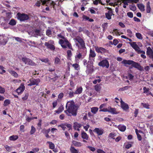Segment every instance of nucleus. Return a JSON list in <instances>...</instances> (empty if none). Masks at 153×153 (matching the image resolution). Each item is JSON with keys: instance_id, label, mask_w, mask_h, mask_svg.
I'll return each mask as SVG.
<instances>
[{"instance_id": "0eeeda50", "label": "nucleus", "mask_w": 153, "mask_h": 153, "mask_svg": "<svg viewBox=\"0 0 153 153\" xmlns=\"http://www.w3.org/2000/svg\"><path fill=\"white\" fill-rule=\"evenodd\" d=\"M108 58H105L98 63V65L103 68L105 67L108 68L109 66V63L108 60Z\"/></svg>"}, {"instance_id": "3c124183", "label": "nucleus", "mask_w": 153, "mask_h": 153, "mask_svg": "<svg viewBox=\"0 0 153 153\" xmlns=\"http://www.w3.org/2000/svg\"><path fill=\"white\" fill-rule=\"evenodd\" d=\"M10 103V101L9 100H6L4 102V105L6 106L9 104Z\"/></svg>"}, {"instance_id": "c03bdc74", "label": "nucleus", "mask_w": 153, "mask_h": 153, "mask_svg": "<svg viewBox=\"0 0 153 153\" xmlns=\"http://www.w3.org/2000/svg\"><path fill=\"white\" fill-rule=\"evenodd\" d=\"M36 128L33 126H31V129L30 131V134L32 135L36 131Z\"/></svg>"}, {"instance_id": "4d7b16f0", "label": "nucleus", "mask_w": 153, "mask_h": 153, "mask_svg": "<svg viewBox=\"0 0 153 153\" xmlns=\"http://www.w3.org/2000/svg\"><path fill=\"white\" fill-rule=\"evenodd\" d=\"M52 32L51 30L49 29H48L46 30V34L48 36H50Z\"/></svg>"}, {"instance_id": "f03ea898", "label": "nucleus", "mask_w": 153, "mask_h": 153, "mask_svg": "<svg viewBox=\"0 0 153 153\" xmlns=\"http://www.w3.org/2000/svg\"><path fill=\"white\" fill-rule=\"evenodd\" d=\"M121 63L126 67H128V65H131L133 67L136 68L139 71H142L143 69V67L140 64L132 60L124 59L122 61Z\"/></svg>"}, {"instance_id": "c85d7f7f", "label": "nucleus", "mask_w": 153, "mask_h": 153, "mask_svg": "<svg viewBox=\"0 0 153 153\" xmlns=\"http://www.w3.org/2000/svg\"><path fill=\"white\" fill-rule=\"evenodd\" d=\"M118 128L120 131H124L126 129V127L124 125H120L118 126Z\"/></svg>"}, {"instance_id": "2f4dec72", "label": "nucleus", "mask_w": 153, "mask_h": 153, "mask_svg": "<svg viewBox=\"0 0 153 153\" xmlns=\"http://www.w3.org/2000/svg\"><path fill=\"white\" fill-rule=\"evenodd\" d=\"M110 1L107 0H100V3L102 5H104L105 3H108L109 4L111 5L112 3H109Z\"/></svg>"}, {"instance_id": "72a5a7b5", "label": "nucleus", "mask_w": 153, "mask_h": 153, "mask_svg": "<svg viewBox=\"0 0 153 153\" xmlns=\"http://www.w3.org/2000/svg\"><path fill=\"white\" fill-rule=\"evenodd\" d=\"M18 136L17 135H13L10 136L9 139L12 141H15L18 138Z\"/></svg>"}, {"instance_id": "f704fd0d", "label": "nucleus", "mask_w": 153, "mask_h": 153, "mask_svg": "<svg viewBox=\"0 0 153 153\" xmlns=\"http://www.w3.org/2000/svg\"><path fill=\"white\" fill-rule=\"evenodd\" d=\"M72 143L74 146L77 147H80L82 145L81 143L76 141H73Z\"/></svg>"}, {"instance_id": "412c9836", "label": "nucleus", "mask_w": 153, "mask_h": 153, "mask_svg": "<svg viewBox=\"0 0 153 153\" xmlns=\"http://www.w3.org/2000/svg\"><path fill=\"white\" fill-rule=\"evenodd\" d=\"M45 45L46 47L47 48L50 49L51 50L54 51L55 49V47L53 45L45 42Z\"/></svg>"}, {"instance_id": "9b49d317", "label": "nucleus", "mask_w": 153, "mask_h": 153, "mask_svg": "<svg viewBox=\"0 0 153 153\" xmlns=\"http://www.w3.org/2000/svg\"><path fill=\"white\" fill-rule=\"evenodd\" d=\"M96 56L94 51L93 50L91 49L90 50L89 60L88 61H91L92 63L94 62V58Z\"/></svg>"}, {"instance_id": "393cba45", "label": "nucleus", "mask_w": 153, "mask_h": 153, "mask_svg": "<svg viewBox=\"0 0 153 153\" xmlns=\"http://www.w3.org/2000/svg\"><path fill=\"white\" fill-rule=\"evenodd\" d=\"M106 18L109 20L111 19V16L113 15L112 12L111 10H109L108 12L105 13Z\"/></svg>"}, {"instance_id": "4468645a", "label": "nucleus", "mask_w": 153, "mask_h": 153, "mask_svg": "<svg viewBox=\"0 0 153 153\" xmlns=\"http://www.w3.org/2000/svg\"><path fill=\"white\" fill-rule=\"evenodd\" d=\"M25 86L23 83H22L19 87L16 89V91L18 93V94H21L24 91L25 89Z\"/></svg>"}, {"instance_id": "a878e982", "label": "nucleus", "mask_w": 153, "mask_h": 153, "mask_svg": "<svg viewBox=\"0 0 153 153\" xmlns=\"http://www.w3.org/2000/svg\"><path fill=\"white\" fill-rule=\"evenodd\" d=\"M70 64L72 65V64H71V63H68V67H69V66H70ZM72 66L76 70H78L79 69V65L77 63L73 64L72 65Z\"/></svg>"}, {"instance_id": "4be33fe9", "label": "nucleus", "mask_w": 153, "mask_h": 153, "mask_svg": "<svg viewBox=\"0 0 153 153\" xmlns=\"http://www.w3.org/2000/svg\"><path fill=\"white\" fill-rule=\"evenodd\" d=\"M108 112L112 114H117L118 113L116 111L115 108H111V107H109Z\"/></svg>"}, {"instance_id": "5fc2aeb1", "label": "nucleus", "mask_w": 153, "mask_h": 153, "mask_svg": "<svg viewBox=\"0 0 153 153\" xmlns=\"http://www.w3.org/2000/svg\"><path fill=\"white\" fill-rule=\"evenodd\" d=\"M65 126L68 128V130L72 129V125L70 124L65 123Z\"/></svg>"}, {"instance_id": "39448f33", "label": "nucleus", "mask_w": 153, "mask_h": 153, "mask_svg": "<svg viewBox=\"0 0 153 153\" xmlns=\"http://www.w3.org/2000/svg\"><path fill=\"white\" fill-rule=\"evenodd\" d=\"M17 19L21 22H24L28 20L29 17L27 14L18 13L17 14Z\"/></svg>"}, {"instance_id": "58836bf2", "label": "nucleus", "mask_w": 153, "mask_h": 153, "mask_svg": "<svg viewBox=\"0 0 153 153\" xmlns=\"http://www.w3.org/2000/svg\"><path fill=\"white\" fill-rule=\"evenodd\" d=\"M64 109V107L63 106H60L57 110L55 111V112L57 114H59L62 112Z\"/></svg>"}, {"instance_id": "6ab92c4d", "label": "nucleus", "mask_w": 153, "mask_h": 153, "mask_svg": "<svg viewBox=\"0 0 153 153\" xmlns=\"http://www.w3.org/2000/svg\"><path fill=\"white\" fill-rule=\"evenodd\" d=\"M82 90L83 88L81 86H77L75 91V94H79L82 93Z\"/></svg>"}, {"instance_id": "052dcab7", "label": "nucleus", "mask_w": 153, "mask_h": 153, "mask_svg": "<svg viewBox=\"0 0 153 153\" xmlns=\"http://www.w3.org/2000/svg\"><path fill=\"white\" fill-rule=\"evenodd\" d=\"M130 87V86H125L123 88H121L120 89V90L121 91H124L126 90H127Z\"/></svg>"}, {"instance_id": "dca6fc26", "label": "nucleus", "mask_w": 153, "mask_h": 153, "mask_svg": "<svg viewBox=\"0 0 153 153\" xmlns=\"http://www.w3.org/2000/svg\"><path fill=\"white\" fill-rule=\"evenodd\" d=\"M94 131L97 133L98 135H102L104 132L103 130L101 128H95Z\"/></svg>"}, {"instance_id": "338daca9", "label": "nucleus", "mask_w": 153, "mask_h": 153, "mask_svg": "<svg viewBox=\"0 0 153 153\" xmlns=\"http://www.w3.org/2000/svg\"><path fill=\"white\" fill-rule=\"evenodd\" d=\"M87 148L92 152H94L95 150V148L92 146H87Z\"/></svg>"}, {"instance_id": "f8f14e48", "label": "nucleus", "mask_w": 153, "mask_h": 153, "mask_svg": "<svg viewBox=\"0 0 153 153\" xmlns=\"http://www.w3.org/2000/svg\"><path fill=\"white\" fill-rule=\"evenodd\" d=\"M29 81L30 83L28 84V86H31L35 85H37L40 82V80L39 79H30Z\"/></svg>"}, {"instance_id": "774afa93", "label": "nucleus", "mask_w": 153, "mask_h": 153, "mask_svg": "<svg viewBox=\"0 0 153 153\" xmlns=\"http://www.w3.org/2000/svg\"><path fill=\"white\" fill-rule=\"evenodd\" d=\"M108 26V23H105L103 24L102 25V27L103 28V29H105Z\"/></svg>"}, {"instance_id": "bb28decb", "label": "nucleus", "mask_w": 153, "mask_h": 153, "mask_svg": "<svg viewBox=\"0 0 153 153\" xmlns=\"http://www.w3.org/2000/svg\"><path fill=\"white\" fill-rule=\"evenodd\" d=\"M82 21H87L88 20L90 22H92L94 21L93 19H90V18L87 16H86L83 15L82 16Z\"/></svg>"}, {"instance_id": "49530a36", "label": "nucleus", "mask_w": 153, "mask_h": 153, "mask_svg": "<svg viewBox=\"0 0 153 153\" xmlns=\"http://www.w3.org/2000/svg\"><path fill=\"white\" fill-rule=\"evenodd\" d=\"M113 35H115L116 36H120L119 32L117 31V30L116 29H114L113 30V32H112Z\"/></svg>"}, {"instance_id": "79ce46f5", "label": "nucleus", "mask_w": 153, "mask_h": 153, "mask_svg": "<svg viewBox=\"0 0 153 153\" xmlns=\"http://www.w3.org/2000/svg\"><path fill=\"white\" fill-rule=\"evenodd\" d=\"M67 94H68L69 97L71 98L73 97L74 94H75V92L71 91H68Z\"/></svg>"}, {"instance_id": "8fccbe9b", "label": "nucleus", "mask_w": 153, "mask_h": 153, "mask_svg": "<svg viewBox=\"0 0 153 153\" xmlns=\"http://www.w3.org/2000/svg\"><path fill=\"white\" fill-rule=\"evenodd\" d=\"M136 36L137 37L140 39H142L143 37L142 35L139 33H136Z\"/></svg>"}, {"instance_id": "a19ab883", "label": "nucleus", "mask_w": 153, "mask_h": 153, "mask_svg": "<svg viewBox=\"0 0 153 153\" xmlns=\"http://www.w3.org/2000/svg\"><path fill=\"white\" fill-rule=\"evenodd\" d=\"M16 24V21L14 19H11L9 23V24L11 26H14Z\"/></svg>"}, {"instance_id": "bf43d9fd", "label": "nucleus", "mask_w": 153, "mask_h": 153, "mask_svg": "<svg viewBox=\"0 0 153 153\" xmlns=\"http://www.w3.org/2000/svg\"><path fill=\"white\" fill-rule=\"evenodd\" d=\"M28 97V94L27 93L25 94L24 96L22 97V99L24 100H27Z\"/></svg>"}, {"instance_id": "b1692460", "label": "nucleus", "mask_w": 153, "mask_h": 153, "mask_svg": "<svg viewBox=\"0 0 153 153\" xmlns=\"http://www.w3.org/2000/svg\"><path fill=\"white\" fill-rule=\"evenodd\" d=\"M81 136L82 139L87 140L88 139L89 136L86 134V133L84 131H82Z\"/></svg>"}, {"instance_id": "13d9d810", "label": "nucleus", "mask_w": 153, "mask_h": 153, "mask_svg": "<svg viewBox=\"0 0 153 153\" xmlns=\"http://www.w3.org/2000/svg\"><path fill=\"white\" fill-rule=\"evenodd\" d=\"M65 124H62L61 125H58V127H61L63 130H65L66 129V127L65 126Z\"/></svg>"}, {"instance_id": "7ed1b4c3", "label": "nucleus", "mask_w": 153, "mask_h": 153, "mask_svg": "<svg viewBox=\"0 0 153 153\" xmlns=\"http://www.w3.org/2000/svg\"><path fill=\"white\" fill-rule=\"evenodd\" d=\"M59 43L63 48H65L68 47L69 49L73 50L71 44L66 38L64 40L60 39L59 41Z\"/></svg>"}, {"instance_id": "a18cd8bd", "label": "nucleus", "mask_w": 153, "mask_h": 153, "mask_svg": "<svg viewBox=\"0 0 153 153\" xmlns=\"http://www.w3.org/2000/svg\"><path fill=\"white\" fill-rule=\"evenodd\" d=\"M141 105H143L144 108H146L149 109L150 108L149 105L148 103H141Z\"/></svg>"}, {"instance_id": "a211bd4d", "label": "nucleus", "mask_w": 153, "mask_h": 153, "mask_svg": "<svg viewBox=\"0 0 153 153\" xmlns=\"http://www.w3.org/2000/svg\"><path fill=\"white\" fill-rule=\"evenodd\" d=\"M82 59V55L79 52L76 53L75 56V61L76 63H79V60Z\"/></svg>"}, {"instance_id": "aec40b11", "label": "nucleus", "mask_w": 153, "mask_h": 153, "mask_svg": "<svg viewBox=\"0 0 153 153\" xmlns=\"http://www.w3.org/2000/svg\"><path fill=\"white\" fill-rule=\"evenodd\" d=\"M129 0H117V5H120L122 2L125 5H128V3L129 2Z\"/></svg>"}, {"instance_id": "e433bc0d", "label": "nucleus", "mask_w": 153, "mask_h": 153, "mask_svg": "<svg viewBox=\"0 0 153 153\" xmlns=\"http://www.w3.org/2000/svg\"><path fill=\"white\" fill-rule=\"evenodd\" d=\"M151 7L150 6V2H148L146 5V11L147 13H149L151 11Z\"/></svg>"}, {"instance_id": "cd10ccee", "label": "nucleus", "mask_w": 153, "mask_h": 153, "mask_svg": "<svg viewBox=\"0 0 153 153\" xmlns=\"http://www.w3.org/2000/svg\"><path fill=\"white\" fill-rule=\"evenodd\" d=\"M131 45L132 48H134L136 52L137 50H138V49L140 48L135 42H133L131 44Z\"/></svg>"}, {"instance_id": "ea45409f", "label": "nucleus", "mask_w": 153, "mask_h": 153, "mask_svg": "<svg viewBox=\"0 0 153 153\" xmlns=\"http://www.w3.org/2000/svg\"><path fill=\"white\" fill-rule=\"evenodd\" d=\"M98 110V108L97 107H94L91 108V112L94 114H96Z\"/></svg>"}, {"instance_id": "603ef678", "label": "nucleus", "mask_w": 153, "mask_h": 153, "mask_svg": "<svg viewBox=\"0 0 153 153\" xmlns=\"http://www.w3.org/2000/svg\"><path fill=\"white\" fill-rule=\"evenodd\" d=\"M138 140L139 141H141L142 139V137H143L144 139V136H142L140 134H137Z\"/></svg>"}, {"instance_id": "5701e85b", "label": "nucleus", "mask_w": 153, "mask_h": 153, "mask_svg": "<svg viewBox=\"0 0 153 153\" xmlns=\"http://www.w3.org/2000/svg\"><path fill=\"white\" fill-rule=\"evenodd\" d=\"M60 57L59 56V57L57 56L54 58V63L55 65H59L61 64V60Z\"/></svg>"}, {"instance_id": "2eb2a0df", "label": "nucleus", "mask_w": 153, "mask_h": 153, "mask_svg": "<svg viewBox=\"0 0 153 153\" xmlns=\"http://www.w3.org/2000/svg\"><path fill=\"white\" fill-rule=\"evenodd\" d=\"M120 103L121 107L124 111H126L129 109V107L128 105L124 102L121 99Z\"/></svg>"}, {"instance_id": "37998d69", "label": "nucleus", "mask_w": 153, "mask_h": 153, "mask_svg": "<svg viewBox=\"0 0 153 153\" xmlns=\"http://www.w3.org/2000/svg\"><path fill=\"white\" fill-rule=\"evenodd\" d=\"M101 88V87L100 85L97 84L95 86V89L97 92L100 91Z\"/></svg>"}, {"instance_id": "0e129e2a", "label": "nucleus", "mask_w": 153, "mask_h": 153, "mask_svg": "<svg viewBox=\"0 0 153 153\" xmlns=\"http://www.w3.org/2000/svg\"><path fill=\"white\" fill-rule=\"evenodd\" d=\"M139 110L138 109H136L134 111V116L135 117H136L137 116V114L138 113Z\"/></svg>"}, {"instance_id": "6e6d98bb", "label": "nucleus", "mask_w": 153, "mask_h": 153, "mask_svg": "<svg viewBox=\"0 0 153 153\" xmlns=\"http://www.w3.org/2000/svg\"><path fill=\"white\" fill-rule=\"evenodd\" d=\"M134 77V76H133L132 74H129L128 75V78L130 80H132L133 79Z\"/></svg>"}, {"instance_id": "423d86ee", "label": "nucleus", "mask_w": 153, "mask_h": 153, "mask_svg": "<svg viewBox=\"0 0 153 153\" xmlns=\"http://www.w3.org/2000/svg\"><path fill=\"white\" fill-rule=\"evenodd\" d=\"M94 62L92 63L91 61H88V64L86 66V72L88 74H91L93 72L94 70Z\"/></svg>"}, {"instance_id": "e2e57ef3", "label": "nucleus", "mask_w": 153, "mask_h": 153, "mask_svg": "<svg viewBox=\"0 0 153 153\" xmlns=\"http://www.w3.org/2000/svg\"><path fill=\"white\" fill-rule=\"evenodd\" d=\"M14 38L17 42H22V39L21 38L18 37H14Z\"/></svg>"}, {"instance_id": "4c0bfd02", "label": "nucleus", "mask_w": 153, "mask_h": 153, "mask_svg": "<svg viewBox=\"0 0 153 153\" xmlns=\"http://www.w3.org/2000/svg\"><path fill=\"white\" fill-rule=\"evenodd\" d=\"M8 71L11 75H13L15 77L17 78L18 77L17 74L15 71L10 70H9Z\"/></svg>"}, {"instance_id": "09e8293b", "label": "nucleus", "mask_w": 153, "mask_h": 153, "mask_svg": "<svg viewBox=\"0 0 153 153\" xmlns=\"http://www.w3.org/2000/svg\"><path fill=\"white\" fill-rule=\"evenodd\" d=\"M50 128H49L47 130H46L45 129H44L42 131V132L44 134H48L50 132Z\"/></svg>"}, {"instance_id": "1a4fd4ad", "label": "nucleus", "mask_w": 153, "mask_h": 153, "mask_svg": "<svg viewBox=\"0 0 153 153\" xmlns=\"http://www.w3.org/2000/svg\"><path fill=\"white\" fill-rule=\"evenodd\" d=\"M75 42L76 43L78 42L80 45L81 48H85V43L83 39L79 36H77L74 39Z\"/></svg>"}, {"instance_id": "f3484780", "label": "nucleus", "mask_w": 153, "mask_h": 153, "mask_svg": "<svg viewBox=\"0 0 153 153\" xmlns=\"http://www.w3.org/2000/svg\"><path fill=\"white\" fill-rule=\"evenodd\" d=\"M82 124L79 123L77 122H75L74 123L73 127L74 130L79 131V128L82 126Z\"/></svg>"}, {"instance_id": "6e6552de", "label": "nucleus", "mask_w": 153, "mask_h": 153, "mask_svg": "<svg viewBox=\"0 0 153 153\" xmlns=\"http://www.w3.org/2000/svg\"><path fill=\"white\" fill-rule=\"evenodd\" d=\"M28 33L29 34L35 37L40 36L42 34L40 29H34L32 31L28 32Z\"/></svg>"}, {"instance_id": "473e14b6", "label": "nucleus", "mask_w": 153, "mask_h": 153, "mask_svg": "<svg viewBox=\"0 0 153 153\" xmlns=\"http://www.w3.org/2000/svg\"><path fill=\"white\" fill-rule=\"evenodd\" d=\"M70 150L71 153H80L78 150H76L74 147L72 146L70 148Z\"/></svg>"}, {"instance_id": "9d476101", "label": "nucleus", "mask_w": 153, "mask_h": 153, "mask_svg": "<svg viewBox=\"0 0 153 153\" xmlns=\"http://www.w3.org/2000/svg\"><path fill=\"white\" fill-rule=\"evenodd\" d=\"M22 60L26 64H27L31 66H35L36 65V63L29 58L24 57L22 58Z\"/></svg>"}, {"instance_id": "de8ad7c7", "label": "nucleus", "mask_w": 153, "mask_h": 153, "mask_svg": "<svg viewBox=\"0 0 153 153\" xmlns=\"http://www.w3.org/2000/svg\"><path fill=\"white\" fill-rule=\"evenodd\" d=\"M130 9L133 11H135L136 9V7L134 4H132L129 6Z\"/></svg>"}, {"instance_id": "680f3d73", "label": "nucleus", "mask_w": 153, "mask_h": 153, "mask_svg": "<svg viewBox=\"0 0 153 153\" xmlns=\"http://www.w3.org/2000/svg\"><path fill=\"white\" fill-rule=\"evenodd\" d=\"M5 91V90L2 87L0 86V93L4 94Z\"/></svg>"}, {"instance_id": "7c9ffc66", "label": "nucleus", "mask_w": 153, "mask_h": 153, "mask_svg": "<svg viewBox=\"0 0 153 153\" xmlns=\"http://www.w3.org/2000/svg\"><path fill=\"white\" fill-rule=\"evenodd\" d=\"M29 45L30 46L36 47L38 45V44L34 41H30L29 42Z\"/></svg>"}, {"instance_id": "c9c22d12", "label": "nucleus", "mask_w": 153, "mask_h": 153, "mask_svg": "<svg viewBox=\"0 0 153 153\" xmlns=\"http://www.w3.org/2000/svg\"><path fill=\"white\" fill-rule=\"evenodd\" d=\"M47 143L49 144V148L50 149H54L55 145L52 142L50 141H48Z\"/></svg>"}, {"instance_id": "20e7f679", "label": "nucleus", "mask_w": 153, "mask_h": 153, "mask_svg": "<svg viewBox=\"0 0 153 153\" xmlns=\"http://www.w3.org/2000/svg\"><path fill=\"white\" fill-rule=\"evenodd\" d=\"M41 2H42V4L43 5L45 4H48L54 6L55 4V2L51 0H37L35 4V5L39 7L40 6Z\"/></svg>"}, {"instance_id": "f257e3e1", "label": "nucleus", "mask_w": 153, "mask_h": 153, "mask_svg": "<svg viewBox=\"0 0 153 153\" xmlns=\"http://www.w3.org/2000/svg\"><path fill=\"white\" fill-rule=\"evenodd\" d=\"M67 110L65 111V112L69 116H71V114L74 116L76 115L77 111L79 106L78 105H75L74 102L73 100L68 101L66 105Z\"/></svg>"}, {"instance_id": "c756f323", "label": "nucleus", "mask_w": 153, "mask_h": 153, "mask_svg": "<svg viewBox=\"0 0 153 153\" xmlns=\"http://www.w3.org/2000/svg\"><path fill=\"white\" fill-rule=\"evenodd\" d=\"M137 6L139 9L142 12H143L145 10V6L142 4H137Z\"/></svg>"}, {"instance_id": "ddd939ff", "label": "nucleus", "mask_w": 153, "mask_h": 153, "mask_svg": "<svg viewBox=\"0 0 153 153\" xmlns=\"http://www.w3.org/2000/svg\"><path fill=\"white\" fill-rule=\"evenodd\" d=\"M146 54L151 59H152L153 61V50H152L150 47L147 48Z\"/></svg>"}, {"instance_id": "69168bd1", "label": "nucleus", "mask_w": 153, "mask_h": 153, "mask_svg": "<svg viewBox=\"0 0 153 153\" xmlns=\"http://www.w3.org/2000/svg\"><path fill=\"white\" fill-rule=\"evenodd\" d=\"M127 16L130 18L133 17V13L131 12H128L127 13Z\"/></svg>"}, {"instance_id": "864d4df0", "label": "nucleus", "mask_w": 153, "mask_h": 153, "mask_svg": "<svg viewBox=\"0 0 153 153\" xmlns=\"http://www.w3.org/2000/svg\"><path fill=\"white\" fill-rule=\"evenodd\" d=\"M40 60L42 62H44L45 63H47L49 61V60H48V59L47 58L40 59Z\"/></svg>"}]
</instances>
